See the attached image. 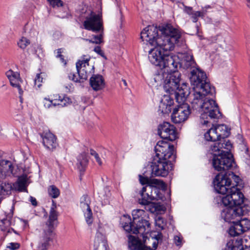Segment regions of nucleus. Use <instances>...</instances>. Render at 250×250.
I'll list each match as a JSON object with an SVG mask.
<instances>
[{
  "label": "nucleus",
  "mask_w": 250,
  "mask_h": 250,
  "mask_svg": "<svg viewBox=\"0 0 250 250\" xmlns=\"http://www.w3.org/2000/svg\"><path fill=\"white\" fill-rule=\"evenodd\" d=\"M223 204L227 207L221 214L226 222L234 224L239 220L244 213L242 205L244 202V195L240 189L233 187L230 193L222 199Z\"/></svg>",
  "instance_id": "obj_1"
},
{
  "label": "nucleus",
  "mask_w": 250,
  "mask_h": 250,
  "mask_svg": "<svg viewBox=\"0 0 250 250\" xmlns=\"http://www.w3.org/2000/svg\"><path fill=\"white\" fill-rule=\"evenodd\" d=\"M232 144L229 140L216 141L210 146V150L214 155L212 165L215 170H226L232 166V155L230 152Z\"/></svg>",
  "instance_id": "obj_2"
},
{
  "label": "nucleus",
  "mask_w": 250,
  "mask_h": 250,
  "mask_svg": "<svg viewBox=\"0 0 250 250\" xmlns=\"http://www.w3.org/2000/svg\"><path fill=\"white\" fill-rule=\"evenodd\" d=\"M148 60L150 63L169 73L177 69L179 64L178 57L168 55L156 45L148 51Z\"/></svg>",
  "instance_id": "obj_3"
},
{
  "label": "nucleus",
  "mask_w": 250,
  "mask_h": 250,
  "mask_svg": "<svg viewBox=\"0 0 250 250\" xmlns=\"http://www.w3.org/2000/svg\"><path fill=\"white\" fill-rule=\"evenodd\" d=\"M211 94L201 93L190 97L192 108L200 112H203L202 118L207 114L211 119H218L221 114L215 101L207 97Z\"/></svg>",
  "instance_id": "obj_4"
},
{
  "label": "nucleus",
  "mask_w": 250,
  "mask_h": 250,
  "mask_svg": "<svg viewBox=\"0 0 250 250\" xmlns=\"http://www.w3.org/2000/svg\"><path fill=\"white\" fill-rule=\"evenodd\" d=\"M189 94V88L185 85L176 95L177 105L173 109L171 116L173 123L180 124L185 122L190 114V106L186 103V98Z\"/></svg>",
  "instance_id": "obj_5"
},
{
  "label": "nucleus",
  "mask_w": 250,
  "mask_h": 250,
  "mask_svg": "<svg viewBox=\"0 0 250 250\" xmlns=\"http://www.w3.org/2000/svg\"><path fill=\"white\" fill-rule=\"evenodd\" d=\"M190 81L193 86V93L191 97L201 93L214 95L215 90L208 82L205 73L199 68L193 69L190 72Z\"/></svg>",
  "instance_id": "obj_6"
},
{
  "label": "nucleus",
  "mask_w": 250,
  "mask_h": 250,
  "mask_svg": "<svg viewBox=\"0 0 250 250\" xmlns=\"http://www.w3.org/2000/svg\"><path fill=\"white\" fill-rule=\"evenodd\" d=\"M238 180L239 177L233 172L218 174L213 180L214 187L215 190L220 194H225L228 193L229 194L233 187L239 189L237 188Z\"/></svg>",
  "instance_id": "obj_7"
},
{
  "label": "nucleus",
  "mask_w": 250,
  "mask_h": 250,
  "mask_svg": "<svg viewBox=\"0 0 250 250\" xmlns=\"http://www.w3.org/2000/svg\"><path fill=\"white\" fill-rule=\"evenodd\" d=\"M166 185L161 180H153L150 185L146 186L141 190L142 199L140 204L144 205H148L153 200H158L161 198L160 189L165 190Z\"/></svg>",
  "instance_id": "obj_8"
},
{
  "label": "nucleus",
  "mask_w": 250,
  "mask_h": 250,
  "mask_svg": "<svg viewBox=\"0 0 250 250\" xmlns=\"http://www.w3.org/2000/svg\"><path fill=\"white\" fill-rule=\"evenodd\" d=\"M120 224L124 229L128 232H132L133 234H140L144 235L146 232L150 230V223L149 221H138L136 226L131 222L130 216L128 215H123L120 219ZM144 237V236H143Z\"/></svg>",
  "instance_id": "obj_9"
},
{
  "label": "nucleus",
  "mask_w": 250,
  "mask_h": 250,
  "mask_svg": "<svg viewBox=\"0 0 250 250\" xmlns=\"http://www.w3.org/2000/svg\"><path fill=\"white\" fill-rule=\"evenodd\" d=\"M176 69L174 71L169 73L166 72L167 74L165 78L164 83L165 90L169 94H172V92H174L175 97L179 90L183 89L184 86L185 85L189 87L188 86V84L186 83H183L181 86L179 87L180 74L178 72H176Z\"/></svg>",
  "instance_id": "obj_10"
},
{
  "label": "nucleus",
  "mask_w": 250,
  "mask_h": 250,
  "mask_svg": "<svg viewBox=\"0 0 250 250\" xmlns=\"http://www.w3.org/2000/svg\"><path fill=\"white\" fill-rule=\"evenodd\" d=\"M55 208V205H53L50 208L48 220L41 234V242L43 245L46 244L47 241H51L53 234V231L58 224V213Z\"/></svg>",
  "instance_id": "obj_11"
},
{
  "label": "nucleus",
  "mask_w": 250,
  "mask_h": 250,
  "mask_svg": "<svg viewBox=\"0 0 250 250\" xmlns=\"http://www.w3.org/2000/svg\"><path fill=\"white\" fill-rule=\"evenodd\" d=\"M83 26L85 29L95 33L104 30L102 15L92 11L86 16L83 22Z\"/></svg>",
  "instance_id": "obj_12"
},
{
  "label": "nucleus",
  "mask_w": 250,
  "mask_h": 250,
  "mask_svg": "<svg viewBox=\"0 0 250 250\" xmlns=\"http://www.w3.org/2000/svg\"><path fill=\"white\" fill-rule=\"evenodd\" d=\"M90 59L89 56L84 55L76 62L77 72L80 79L83 81L86 80L88 76L94 73V65L89 64Z\"/></svg>",
  "instance_id": "obj_13"
},
{
  "label": "nucleus",
  "mask_w": 250,
  "mask_h": 250,
  "mask_svg": "<svg viewBox=\"0 0 250 250\" xmlns=\"http://www.w3.org/2000/svg\"><path fill=\"white\" fill-rule=\"evenodd\" d=\"M150 167L153 176L166 177L169 173L168 160L154 158Z\"/></svg>",
  "instance_id": "obj_14"
},
{
  "label": "nucleus",
  "mask_w": 250,
  "mask_h": 250,
  "mask_svg": "<svg viewBox=\"0 0 250 250\" xmlns=\"http://www.w3.org/2000/svg\"><path fill=\"white\" fill-rule=\"evenodd\" d=\"M157 130L158 134L163 139L173 141L178 138L175 127L168 122L160 124Z\"/></svg>",
  "instance_id": "obj_15"
},
{
  "label": "nucleus",
  "mask_w": 250,
  "mask_h": 250,
  "mask_svg": "<svg viewBox=\"0 0 250 250\" xmlns=\"http://www.w3.org/2000/svg\"><path fill=\"white\" fill-rule=\"evenodd\" d=\"M6 75L9 79L11 86L18 90L20 98L21 100V96L24 91L26 90V82L21 79L19 73L14 72L11 69L6 72Z\"/></svg>",
  "instance_id": "obj_16"
},
{
  "label": "nucleus",
  "mask_w": 250,
  "mask_h": 250,
  "mask_svg": "<svg viewBox=\"0 0 250 250\" xmlns=\"http://www.w3.org/2000/svg\"><path fill=\"white\" fill-rule=\"evenodd\" d=\"M156 155L154 158L168 160L173 155V146L164 141H159L155 146Z\"/></svg>",
  "instance_id": "obj_17"
},
{
  "label": "nucleus",
  "mask_w": 250,
  "mask_h": 250,
  "mask_svg": "<svg viewBox=\"0 0 250 250\" xmlns=\"http://www.w3.org/2000/svg\"><path fill=\"white\" fill-rule=\"evenodd\" d=\"M148 232H146L144 234V237L142 234H140L142 236L143 238V242L145 246H143L137 239L135 237L131 235H129L128 236L129 243V246L131 247L132 249L136 250H155L157 248V242H152V247H151L150 246H147L148 244L146 242V238L147 236L146 235Z\"/></svg>",
  "instance_id": "obj_18"
},
{
  "label": "nucleus",
  "mask_w": 250,
  "mask_h": 250,
  "mask_svg": "<svg viewBox=\"0 0 250 250\" xmlns=\"http://www.w3.org/2000/svg\"><path fill=\"white\" fill-rule=\"evenodd\" d=\"M250 229V220L247 218H241L230 227L229 233L232 236H237Z\"/></svg>",
  "instance_id": "obj_19"
},
{
  "label": "nucleus",
  "mask_w": 250,
  "mask_h": 250,
  "mask_svg": "<svg viewBox=\"0 0 250 250\" xmlns=\"http://www.w3.org/2000/svg\"><path fill=\"white\" fill-rule=\"evenodd\" d=\"M158 29L154 26H148L141 33V38L151 45L155 46L156 39L158 37Z\"/></svg>",
  "instance_id": "obj_20"
},
{
  "label": "nucleus",
  "mask_w": 250,
  "mask_h": 250,
  "mask_svg": "<svg viewBox=\"0 0 250 250\" xmlns=\"http://www.w3.org/2000/svg\"><path fill=\"white\" fill-rule=\"evenodd\" d=\"M178 39L160 36L156 39V46L161 49L164 52H167L172 50L174 48V45L178 42Z\"/></svg>",
  "instance_id": "obj_21"
},
{
  "label": "nucleus",
  "mask_w": 250,
  "mask_h": 250,
  "mask_svg": "<svg viewBox=\"0 0 250 250\" xmlns=\"http://www.w3.org/2000/svg\"><path fill=\"white\" fill-rule=\"evenodd\" d=\"M90 203L89 198L85 196H84V201H81L80 205L81 209L84 214L85 221L89 226L92 224L93 220L92 212L89 206Z\"/></svg>",
  "instance_id": "obj_22"
},
{
  "label": "nucleus",
  "mask_w": 250,
  "mask_h": 250,
  "mask_svg": "<svg viewBox=\"0 0 250 250\" xmlns=\"http://www.w3.org/2000/svg\"><path fill=\"white\" fill-rule=\"evenodd\" d=\"M161 36H165L179 40L181 37L180 32L170 24H167L159 27Z\"/></svg>",
  "instance_id": "obj_23"
},
{
  "label": "nucleus",
  "mask_w": 250,
  "mask_h": 250,
  "mask_svg": "<svg viewBox=\"0 0 250 250\" xmlns=\"http://www.w3.org/2000/svg\"><path fill=\"white\" fill-rule=\"evenodd\" d=\"M44 146L50 150H53L58 146L56 136L50 132H46L42 135Z\"/></svg>",
  "instance_id": "obj_24"
},
{
  "label": "nucleus",
  "mask_w": 250,
  "mask_h": 250,
  "mask_svg": "<svg viewBox=\"0 0 250 250\" xmlns=\"http://www.w3.org/2000/svg\"><path fill=\"white\" fill-rule=\"evenodd\" d=\"M173 100L169 95H164L159 104V110L163 114H168L171 112Z\"/></svg>",
  "instance_id": "obj_25"
},
{
  "label": "nucleus",
  "mask_w": 250,
  "mask_h": 250,
  "mask_svg": "<svg viewBox=\"0 0 250 250\" xmlns=\"http://www.w3.org/2000/svg\"><path fill=\"white\" fill-rule=\"evenodd\" d=\"M90 85L94 91H99L104 88L105 83L101 75H93L90 79Z\"/></svg>",
  "instance_id": "obj_26"
},
{
  "label": "nucleus",
  "mask_w": 250,
  "mask_h": 250,
  "mask_svg": "<svg viewBox=\"0 0 250 250\" xmlns=\"http://www.w3.org/2000/svg\"><path fill=\"white\" fill-rule=\"evenodd\" d=\"M14 167L11 162L1 160V178L10 177L13 174Z\"/></svg>",
  "instance_id": "obj_27"
},
{
  "label": "nucleus",
  "mask_w": 250,
  "mask_h": 250,
  "mask_svg": "<svg viewBox=\"0 0 250 250\" xmlns=\"http://www.w3.org/2000/svg\"><path fill=\"white\" fill-rule=\"evenodd\" d=\"M107 242L101 233L97 232L94 240V250H107Z\"/></svg>",
  "instance_id": "obj_28"
},
{
  "label": "nucleus",
  "mask_w": 250,
  "mask_h": 250,
  "mask_svg": "<svg viewBox=\"0 0 250 250\" xmlns=\"http://www.w3.org/2000/svg\"><path fill=\"white\" fill-rule=\"evenodd\" d=\"M27 178L26 175L20 176L13 184V189L20 192H27Z\"/></svg>",
  "instance_id": "obj_29"
},
{
  "label": "nucleus",
  "mask_w": 250,
  "mask_h": 250,
  "mask_svg": "<svg viewBox=\"0 0 250 250\" xmlns=\"http://www.w3.org/2000/svg\"><path fill=\"white\" fill-rule=\"evenodd\" d=\"M179 65H182L185 68L188 69L190 67L193 68L195 66L196 63L193 60L192 55L186 54L184 55L181 62H179Z\"/></svg>",
  "instance_id": "obj_30"
},
{
  "label": "nucleus",
  "mask_w": 250,
  "mask_h": 250,
  "mask_svg": "<svg viewBox=\"0 0 250 250\" xmlns=\"http://www.w3.org/2000/svg\"><path fill=\"white\" fill-rule=\"evenodd\" d=\"M243 240H230L228 242L225 250H243Z\"/></svg>",
  "instance_id": "obj_31"
},
{
  "label": "nucleus",
  "mask_w": 250,
  "mask_h": 250,
  "mask_svg": "<svg viewBox=\"0 0 250 250\" xmlns=\"http://www.w3.org/2000/svg\"><path fill=\"white\" fill-rule=\"evenodd\" d=\"M205 138L208 141L216 142L220 141L217 131L215 126L210 128L204 135Z\"/></svg>",
  "instance_id": "obj_32"
},
{
  "label": "nucleus",
  "mask_w": 250,
  "mask_h": 250,
  "mask_svg": "<svg viewBox=\"0 0 250 250\" xmlns=\"http://www.w3.org/2000/svg\"><path fill=\"white\" fill-rule=\"evenodd\" d=\"M217 131L220 141L221 139H224L229 136V132L226 125H219L215 126Z\"/></svg>",
  "instance_id": "obj_33"
},
{
  "label": "nucleus",
  "mask_w": 250,
  "mask_h": 250,
  "mask_svg": "<svg viewBox=\"0 0 250 250\" xmlns=\"http://www.w3.org/2000/svg\"><path fill=\"white\" fill-rule=\"evenodd\" d=\"M88 160L85 152L81 154L78 158L77 166L80 171H84V168L88 163Z\"/></svg>",
  "instance_id": "obj_34"
},
{
  "label": "nucleus",
  "mask_w": 250,
  "mask_h": 250,
  "mask_svg": "<svg viewBox=\"0 0 250 250\" xmlns=\"http://www.w3.org/2000/svg\"><path fill=\"white\" fill-rule=\"evenodd\" d=\"M145 214V212L143 209H136L132 211V216L133 219V223L136 226V224H138L139 222L143 221H148L146 219H144L142 218H140L141 217Z\"/></svg>",
  "instance_id": "obj_35"
},
{
  "label": "nucleus",
  "mask_w": 250,
  "mask_h": 250,
  "mask_svg": "<svg viewBox=\"0 0 250 250\" xmlns=\"http://www.w3.org/2000/svg\"><path fill=\"white\" fill-rule=\"evenodd\" d=\"M12 189H13V187L11 183H2L1 185V194L3 193L4 194L9 195L11 193Z\"/></svg>",
  "instance_id": "obj_36"
},
{
  "label": "nucleus",
  "mask_w": 250,
  "mask_h": 250,
  "mask_svg": "<svg viewBox=\"0 0 250 250\" xmlns=\"http://www.w3.org/2000/svg\"><path fill=\"white\" fill-rule=\"evenodd\" d=\"M205 14V12L203 10L201 11H192L189 15H190L192 21L194 22L197 21L198 17H203Z\"/></svg>",
  "instance_id": "obj_37"
},
{
  "label": "nucleus",
  "mask_w": 250,
  "mask_h": 250,
  "mask_svg": "<svg viewBox=\"0 0 250 250\" xmlns=\"http://www.w3.org/2000/svg\"><path fill=\"white\" fill-rule=\"evenodd\" d=\"M98 32L100 33L99 35L93 36V40H88V39H84V40L86 41H88L89 42L94 43L96 44L101 43L102 42L104 31L103 32L99 31Z\"/></svg>",
  "instance_id": "obj_38"
},
{
  "label": "nucleus",
  "mask_w": 250,
  "mask_h": 250,
  "mask_svg": "<svg viewBox=\"0 0 250 250\" xmlns=\"http://www.w3.org/2000/svg\"><path fill=\"white\" fill-rule=\"evenodd\" d=\"M48 193L53 198H57L60 195V191L54 186H51L48 188Z\"/></svg>",
  "instance_id": "obj_39"
},
{
  "label": "nucleus",
  "mask_w": 250,
  "mask_h": 250,
  "mask_svg": "<svg viewBox=\"0 0 250 250\" xmlns=\"http://www.w3.org/2000/svg\"><path fill=\"white\" fill-rule=\"evenodd\" d=\"M29 44V40L24 37H21L18 42V46L22 49H25Z\"/></svg>",
  "instance_id": "obj_40"
},
{
  "label": "nucleus",
  "mask_w": 250,
  "mask_h": 250,
  "mask_svg": "<svg viewBox=\"0 0 250 250\" xmlns=\"http://www.w3.org/2000/svg\"><path fill=\"white\" fill-rule=\"evenodd\" d=\"M139 181L140 183L143 185H146V186L150 185V183L155 180H157V179H149L147 177H144L141 175L139 176Z\"/></svg>",
  "instance_id": "obj_41"
},
{
  "label": "nucleus",
  "mask_w": 250,
  "mask_h": 250,
  "mask_svg": "<svg viewBox=\"0 0 250 250\" xmlns=\"http://www.w3.org/2000/svg\"><path fill=\"white\" fill-rule=\"evenodd\" d=\"M50 98L53 104V107H55L59 105L61 100V96L60 95L58 94H53L50 96Z\"/></svg>",
  "instance_id": "obj_42"
},
{
  "label": "nucleus",
  "mask_w": 250,
  "mask_h": 250,
  "mask_svg": "<svg viewBox=\"0 0 250 250\" xmlns=\"http://www.w3.org/2000/svg\"><path fill=\"white\" fill-rule=\"evenodd\" d=\"M71 103V100L66 96H61V100L59 105L66 106Z\"/></svg>",
  "instance_id": "obj_43"
},
{
  "label": "nucleus",
  "mask_w": 250,
  "mask_h": 250,
  "mask_svg": "<svg viewBox=\"0 0 250 250\" xmlns=\"http://www.w3.org/2000/svg\"><path fill=\"white\" fill-rule=\"evenodd\" d=\"M42 81L43 77L42 76V74H37L34 80L35 86L37 88H40L42 85Z\"/></svg>",
  "instance_id": "obj_44"
},
{
  "label": "nucleus",
  "mask_w": 250,
  "mask_h": 250,
  "mask_svg": "<svg viewBox=\"0 0 250 250\" xmlns=\"http://www.w3.org/2000/svg\"><path fill=\"white\" fill-rule=\"evenodd\" d=\"M52 7H61L63 6V2L61 0H47Z\"/></svg>",
  "instance_id": "obj_45"
},
{
  "label": "nucleus",
  "mask_w": 250,
  "mask_h": 250,
  "mask_svg": "<svg viewBox=\"0 0 250 250\" xmlns=\"http://www.w3.org/2000/svg\"><path fill=\"white\" fill-rule=\"evenodd\" d=\"M243 240V250L250 248V238L246 237L244 239H237L236 240Z\"/></svg>",
  "instance_id": "obj_46"
},
{
  "label": "nucleus",
  "mask_w": 250,
  "mask_h": 250,
  "mask_svg": "<svg viewBox=\"0 0 250 250\" xmlns=\"http://www.w3.org/2000/svg\"><path fill=\"white\" fill-rule=\"evenodd\" d=\"M20 247V244L18 243L11 242L8 244L6 248L9 250H16Z\"/></svg>",
  "instance_id": "obj_47"
},
{
  "label": "nucleus",
  "mask_w": 250,
  "mask_h": 250,
  "mask_svg": "<svg viewBox=\"0 0 250 250\" xmlns=\"http://www.w3.org/2000/svg\"><path fill=\"white\" fill-rule=\"evenodd\" d=\"M43 104L45 108H50L53 107V104L50 98H44L43 100Z\"/></svg>",
  "instance_id": "obj_48"
},
{
  "label": "nucleus",
  "mask_w": 250,
  "mask_h": 250,
  "mask_svg": "<svg viewBox=\"0 0 250 250\" xmlns=\"http://www.w3.org/2000/svg\"><path fill=\"white\" fill-rule=\"evenodd\" d=\"M49 241H47L46 244L43 245L42 242H41V236L40 237L39 244L36 250H46L47 246L48 245Z\"/></svg>",
  "instance_id": "obj_49"
},
{
  "label": "nucleus",
  "mask_w": 250,
  "mask_h": 250,
  "mask_svg": "<svg viewBox=\"0 0 250 250\" xmlns=\"http://www.w3.org/2000/svg\"><path fill=\"white\" fill-rule=\"evenodd\" d=\"M94 51L101 55L102 57L104 58L105 59H106V57L105 56L104 53L101 50V47L99 46L95 47L94 49Z\"/></svg>",
  "instance_id": "obj_50"
},
{
  "label": "nucleus",
  "mask_w": 250,
  "mask_h": 250,
  "mask_svg": "<svg viewBox=\"0 0 250 250\" xmlns=\"http://www.w3.org/2000/svg\"><path fill=\"white\" fill-rule=\"evenodd\" d=\"M174 243L177 246L182 245V238L180 236H175L174 237Z\"/></svg>",
  "instance_id": "obj_51"
},
{
  "label": "nucleus",
  "mask_w": 250,
  "mask_h": 250,
  "mask_svg": "<svg viewBox=\"0 0 250 250\" xmlns=\"http://www.w3.org/2000/svg\"><path fill=\"white\" fill-rule=\"evenodd\" d=\"M62 49H58L57 57L59 58L62 62L64 63V64H66V62H65V60H64L63 57L62 55Z\"/></svg>",
  "instance_id": "obj_52"
},
{
  "label": "nucleus",
  "mask_w": 250,
  "mask_h": 250,
  "mask_svg": "<svg viewBox=\"0 0 250 250\" xmlns=\"http://www.w3.org/2000/svg\"><path fill=\"white\" fill-rule=\"evenodd\" d=\"M154 237L155 238V240L154 241L153 237H152L150 240L148 239V241L157 242L158 243V241L162 238V234L161 233H158V234L156 235H155Z\"/></svg>",
  "instance_id": "obj_53"
},
{
  "label": "nucleus",
  "mask_w": 250,
  "mask_h": 250,
  "mask_svg": "<svg viewBox=\"0 0 250 250\" xmlns=\"http://www.w3.org/2000/svg\"><path fill=\"white\" fill-rule=\"evenodd\" d=\"M69 79L75 82H80V80L75 76L74 73H70L68 75Z\"/></svg>",
  "instance_id": "obj_54"
},
{
  "label": "nucleus",
  "mask_w": 250,
  "mask_h": 250,
  "mask_svg": "<svg viewBox=\"0 0 250 250\" xmlns=\"http://www.w3.org/2000/svg\"><path fill=\"white\" fill-rule=\"evenodd\" d=\"M1 223L4 224L6 228L9 227L10 225V222L9 220L7 219L1 220Z\"/></svg>",
  "instance_id": "obj_55"
},
{
  "label": "nucleus",
  "mask_w": 250,
  "mask_h": 250,
  "mask_svg": "<svg viewBox=\"0 0 250 250\" xmlns=\"http://www.w3.org/2000/svg\"><path fill=\"white\" fill-rule=\"evenodd\" d=\"M30 201L32 204V205L35 207L37 206L38 203L35 198L30 196Z\"/></svg>",
  "instance_id": "obj_56"
},
{
  "label": "nucleus",
  "mask_w": 250,
  "mask_h": 250,
  "mask_svg": "<svg viewBox=\"0 0 250 250\" xmlns=\"http://www.w3.org/2000/svg\"><path fill=\"white\" fill-rule=\"evenodd\" d=\"M94 157L96 159V161L97 162V163H98V164L100 165V166H101L102 165V162L100 158V157L99 156V155L98 154H97V155H96L95 156H94Z\"/></svg>",
  "instance_id": "obj_57"
},
{
  "label": "nucleus",
  "mask_w": 250,
  "mask_h": 250,
  "mask_svg": "<svg viewBox=\"0 0 250 250\" xmlns=\"http://www.w3.org/2000/svg\"><path fill=\"white\" fill-rule=\"evenodd\" d=\"M90 154L91 155L94 157V156L97 155L98 153L95 150L93 149H90Z\"/></svg>",
  "instance_id": "obj_58"
},
{
  "label": "nucleus",
  "mask_w": 250,
  "mask_h": 250,
  "mask_svg": "<svg viewBox=\"0 0 250 250\" xmlns=\"http://www.w3.org/2000/svg\"><path fill=\"white\" fill-rule=\"evenodd\" d=\"M155 208L158 210H164V207H161L160 206L157 205L155 206Z\"/></svg>",
  "instance_id": "obj_59"
},
{
  "label": "nucleus",
  "mask_w": 250,
  "mask_h": 250,
  "mask_svg": "<svg viewBox=\"0 0 250 250\" xmlns=\"http://www.w3.org/2000/svg\"><path fill=\"white\" fill-rule=\"evenodd\" d=\"M208 123V121L204 120V122L202 123L203 125H207Z\"/></svg>",
  "instance_id": "obj_60"
},
{
  "label": "nucleus",
  "mask_w": 250,
  "mask_h": 250,
  "mask_svg": "<svg viewBox=\"0 0 250 250\" xmlns=\"http://www.w3.org/2000/svg\"><path fill=\"white\" fill-rule=\"evenodd\" d=\"M247 5L250 8V0H247Z\"/></svg>",
  "instance_id": "obj_61"
},
{
  "label": "nucleus",
  "mask_w": 250,
  "mask_h": 250,
  "mask_svg": "<svg viewBox=\"0 0 250 250\" xmlns=\"http://www.w3.org/2000/svg\"><path fill=\"white\" fill-rule=\"evenodd\" d=\"M123 82L124 84L126 86L127 85L126 81L125 80H123Z\"/></svg>",
  "instance_id": "obj_62"
},
{
  "label": "nucleus",
  "mask_w": 250,
  "mask_h": 250,
  "mask_svg": "<svg viewBox=\"0 0 250 250\" xmlns=\"http://www.w3.org/2000/svg\"><path fill=\"white\" fill-rule=\"evenodd\" d=\"M0 226L1 227L2 226V225L1 224L0 225ZM1 229L2 230H7V228L6 229H1Z\"/></svg>",
  "instance_id": "obj_63"
},
{
  "label": "nucleus",
  "mask_w": 250,
  "mask_h": 250,
  "mask_svg": "<svg viewBox=\"0 0 250 250\" xmlns=\"http://www.w3.org/2000/svg\"><path fill=\"white\" fill-rule=\"evenodd\" d=\"M158 220H162V218H161L160 217H158Z\"/></svg>",
  "instance_id": "obj_64"
}]
</instances>
